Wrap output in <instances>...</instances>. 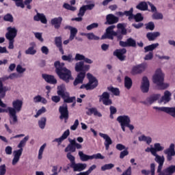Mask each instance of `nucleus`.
I'll return each instance as SVG.
<instances>
[{
    "mask_svg": "<svg viewBox=\"0 0 175 175\" xmlns=\"http://www.w3.org/2000/svg\"><path fill=\"white\" fill-rule=\"evenodd\" d=\"M114 28H116V25H111L108 27L106 29L105 33L102 36L101 39H110L111 40H113L114 36H116L118 40H121L123 38V35H126V29L124 27L123 23H118L117 25L118 29H120V31H114Z\"/></svg>",
    "mask_w": 175,
    "mask_h": 175,
    "instance_id": "obj_1",
    "label": "nucleus"
},
{
    "mask_svg": "<svg viewBox=\"0 0 175 175\" xmlns=\"http://www.w3.org/2000/svg\"><path fill=\"white\" fill-rule=\"evenodd\" d=\"M54 65L55 67V72L61 80H63L65 83H69L70 80H73L72 72L66 68L64 63L55 62Z\"/></svg>",
    "mask_w": 175,
    "mask_h": 175,
    "instance_id": "obj_2",
    "label": "nucleus"
},
{
    "mask_svg": "<svg viewBox=\"0 0 175 175\" xmlns=\"http://www.w3.org/2000/svg\"><path fill=\"white\" fill-rule=\"evenodd\" d=\"M23 109V100L16 99L12 101V107H8L7 110L10 116V118H12V121H10L11 125H14L18 120L17 119V113H20Z\"/></svg>",
    "mask_w": 175,
    "mask_h": 175,
    "instance_id": "obj_3",
    "label": "nucleus"
},
{
    "mask_svg": "<svg viewBox=\"0 0 175 175\" xmlns=\"http://www.w3.org/2000/svg\"><path fill=\"white\" fill-rule=\"evenodd\" d=\"M90 65H84V62H79L75 64V70L76 72H80L75 81L74 85H77L79 84H83V81H84V79L85 77V72L87 70H89Z\"/></svg>",
    "mask_w": 175,
    "mask_h": 175,
    "instance_id": "obj_4",
    "label": "nucleus"
},
{
    "mask_svg": "<svg viewBox=\"0 0 175 175\" xmlns=\"http://www.w3.org/2000/svg\"><path fill=\"white\" fill-rule=\"evenodd\" d=\"M29 140V136L27 135L18 144V148H20L19 150L14 151V158L12 159V165L14 166L15 165H17L18 163V161H20V157L21 155H23V147L27 144V141Z\"/></svg>",
    "mask_w": 175,
    "mask_h": 175,
    "instance_id": "obj_5",
    "label": "nucleus"
},
{
    "mask_svg": "<svg viewBox=\"0 0 175 175\" xmlns=\"http://www.w3.org/2000/svg\"><path fill=\"white\" fill-rule=\"evenodd\" d=\"M87 77L89 80V83L87 84H83L80 88L83 90L85 88V90H94V88H96L98 87V80L90 73L87 74Z\"/></svg>",
    "mask_w": 175,
    "mask_h": 175,
    "instance_id": "obj_6",
    "label": "nucleus"
},
{
    "mask_svg": "<svg viewBox=\"0 0 175 175\" xmlns=\"http://www.w3.org/2000/svg\"><path fill=\"white\" fill-rule=\"evenodd\" d=\"M159 46V43H154L144 47V53H148L145 55L144 59L145 61H151L154 58V53L152 51Z\"/></svg>",
    "mask_w": 175,
    "mask_h": 175,
    "instance_id": "obj_7",
    "label": "nucleus"
},
{
    "mask_svg": "<svg viewBox=\"0 0 175 175\" xmlns=\"http://www.w3.org/2000/svg\"><path fill=\"white\" fill-rule=\"evenodd\" d=\"M78 154L82 162H87V161H90V159H105V157H103L100 153H97L96 154H92V156H90L84 154L83 151H79Z\"/></svg>",
    "mask_w": 175,
    "mask_h": 175,
    "instance_id": "obj_8",
    "label": "nucleus"
},
{
    "mask_svg": "<svg viewBox=\"0 0 175 175\" xmlns=\"http://www.w3.org/2000/svg\"><path fill=\"white\" fill-rule=\"evenodd\" d=\"M154 110L163 111L175 120V107H153Z\"/></svg>",
    "mask_w": 175,
    "mask_h": 175,
    "instance_id": "obj_9",
    "label": "nucleus"
},
{
    "mask_svg": "<svg viewBox=\"0 0 175 175\" xmlns=\"http://www.w3.org/2000/svg\"><path fill=\"white\" fill-rule=\"evenodd\" d=\"M100 103H103L105 106H110L113 105V101L110 99V94L107 92H104L101 95L98 96Z\"/></svg>",
    "mask_w": 175,
    "mask_h": 175,
    "instance_id": "obj_10",
    "label": "nucleus"
},
{
    "mask_svg": "<svg viewBox=\"0 0 175 175\" xmlns=\"http://www.w3.org/2000/svg\"><path fill=\"white\" fill-rule=\"evenodd\" d=\"M153 83L158 85L159 83H162V81H165V74L162 72L161 68H158L156 70L154 75L152 77Z\"/></svg>",
    "mask_w": 175,
    "mask_h": 175,
    "instance_id": "obj_11",
    "label": "nucleus"
},
{
    "mask_svg": "<svg viewBox=\"0 0 175 175\" xmlns=\"http://www.w3.org/2000/svg\"><path fill=\"white\" fill-rule=\"evenodd\" d=\"M116 120L120 124L123 132H125V126L131 124V118L128 116H120L117 118Z\"/></svg>",
    "mask_w": 175,
    "mask_h": 175,
    "instance_id": "obj_12",
    "label": "nucleus"
},
{
    "mask_svg": "<svg viewBox=\"0 0 175 175\" xmlns=\"http://www.w3.org/2000/svg\"><path fill=\"white\" fill-rule=\"evenodd\" d=\"M163 154L167 155V161H172L175 156L174 144H170L169 148L163 150Z\"/></svg>",
    "mask_w": 175,
    "mask_h": 175,
    "instance_id": "obj_13",
    "label": "nucleus"
},
{
    "mask_svg": "<svg viewBox=\"0 0 175 175\" xmlns=\"http://www.w3.org/2000/svg\"><path fill=\"white\" fill-rule=\"evenodd\" d=\"M153 157H155L154 161L157 163H159V166L157 167V173H161L162 172V168L163 167V163H165V157L160 156L158 154L155 153L153 154Z\"/></svg>",
    "mask_w": 175,
    "mask_h": 175,
    "instance_id": "obj_14",
    "label": "nucleus"
},
{
    "mask_svg": "<svg viewBox=\"0 0 175 175\" xmlns=\"http://www.w3.org/2000/svg\"><path fill=\"white\" fill-rule=\"evenodd\" d=\"M59 111L60 113L59 118L60 120H68L69 118V111H68V105L64 104L59 108Z\"/></svg>",
    "mask_w": 175,
    "mask_h": 175,
    "instance_id": "obj_15",
    "label": "nucleus"
},
{
    "mask_svg": "<svg viewBox=\"0 0 175 175\" xmlns=\"http://www.w3.org/2000/svg\"><path fill=\"white\" fill-rule=\"evenodd\" d=\"M8 32L5 33V38L7 40H14L17 36L18 30L15 27H8L7 28Z\"/></svg>",
    "mask_w": 175,
    "mask_h": 175,
    "instance_id": "obj_16",
    "label": "nucleus"
},
{
    "mask_svg": "<svg viewBox=\"0 0 175 175\" xmlns=\"http://www.w3.org/2000/svg\"><path fill=\"white\" fill-rule=\"evenodd\" d=\"M9 90V88H8L6 86H3L2 85H0V107H7V105L2 101L1 99H3L5 96H6V92Z\"/></svg>",
    "mask_w": 175,
    "mask_h": 175,
    "instance_id": "obj_17",
    "label": "nucleus"
},
{
    "mask_svg": "<svg viewBox=\"0 0 175 175\" xmlns=\"http://www.w3.org/2000/svg\"><path fill=\"white\" fill-rule=\"evenodd\" d=\"M146 68H148V65L146 63H144V64L135 66L133 67V69L131 71L132 75H139L140 73H143V72L146 70Z\"/></svg>",
    "mask_w": 175,
    "mask_h": 175,
    "instance_id": "obj_18",
    "label": "nucleus"
},
{
    "mask_svg": "<svg viewBox=\"0 0 175 175\" xmlns=\"http://www.w3.org/2000/svg\"><path fill=\"white\" fill-rule=\"evenodd\" d=\"M150 90V81L147 77H144L141 83V90L144 94L148 92Z\"/></svg>",
    "mask_w": 175,
    "mask_h": 175,
    "instance_id": "obj_19",
    "label": "nucleus"
},
{
    "mask_svg": "<svg viewBox=\"0 0 175 175\" xmlns=\"http://www.w3.org/2000/svg\"><path fill=\"white\" fill-rule=\"evenodd\" d=\"M119 44L121 47H136V40L133 38H128L125 42L120 41Z\"/></svg>",
    "mask_w": 175,
    "mask_h": 175,
    "instance_id": "obj_20",
    "label": "nucleus"
},
{
    "mask_svg": "<svg viewBox=\"0 0 175 175\" xmlns=\"http://www.w3.org/2000/svg\"><path fill=\"white\" fill-rule=\"evenodd\" d=\"M99 136H100V137H103V139H104L105 140L104 144L105 146V150H109L110 146L113 144V141L111 140V138H110V137L107 134L102 133H99Z\"/></svg>",
    "mask_w": 175,
    "mask_h": 175,
    "instance_id": "obj_21",
    "label": "nucleus"
},
{
    "mask_svg": "<svg viewBox=\"0 0 175 175\" xmlns=\"http://www.w3.org/2000/svg\"><path fill=\"white\" fill-rule=\"evenodd\" d=\"M172 100V92L169 90H165L164 92V95L161 98V99L158 101L159 103H169L170 101Z\"/></svg>",
    "mask_w": 175,
    "mask_h": 175,
    "instance_id": "obj_22",
    "label": "nucleus"
},
{
    "mask_svg": "<svg viewBox=\"0 0 175 175\" xmlns=\"http://www.w3.org/2000/svg\"><path fill=\"white\" fill-rule=\"evenodd\" d=\"M125 54H126V49H117L113 52V55H116L120 61H125Z\"/></svg>",
    "mask_w": 175,
    "mask_h": 175,
    "instance_id": "obj_23",
    "label": "nucleus"
},
{
    "mask_svg": "<svg viewBox=\"0 0 175 175\" xmlns=\"http://www.w3.org/2000/svg\"><path fill=\"white\" fill-rule=\"evenodd\" d=\"M119 18L118 17L114 16V14H109L106 16V22L105 24L108 25H111L113 24H117L118 23Z\"/></svg>",
    "mask_w": 175,
    "mask_h": 175,
    "instance_id": "obj_24",
    "label": "nucleus"
},
{
    "mask_svg": "<svg viewBox=\"0 0 175 175\" xmlns=\"http://www.w3.org/2000/svg\"><path fill=\"white\" fill-rule=\"evenodd\" d=\"M70 167L73 169L75 172H83L87 168L86 163H76L70 164Z\"/></svg>",
    "mask_w": 175,
    "mask_h": 175,
    "instance_id": "obj_25",
    "label": "nucleus"
},
{
    "mask_svg": "<svg viewBox=\"0 0 175 175\" xmlns=\"http://www.w3.org/2000/svg\"><path fill=\"white\" fill-rule=\"evenodd\" d=\"M57 94L59 95V96L64 98V96H68L69 93L66 92V87L65 85L62 84L57 87Z\"/></svg>",
    "mask_w": 175,
    "mask_h": 175,
    "instance_id": "obj_26",
    "label": "nucleus"
},
{
    "mask_svg": "<svg viewBox=\"0 0 175 175\" xmlns=\"http://www.w3.org/2000/svg\"><path fill=\"white\" fill-rule=\"evenodd\" d=\"M62 23V17H57L51 19V24L54 26L55 29H59L61 28V24Z\"/></svg>",
    "mask_w": 175,
    "mask_h": 175,
    "instance_id": "obj_27",
    "label": "nucleus"
},
{
    "mask_svg": "<svg viewBox=\"0 0 175 175\" xmlns=\"http://www.w3.org/2000/svg\"><path fill=\"white\" fill-rule=\"evenodd\" d=\"M55 44L56 47L59 49V51L61 53V54L64 55V48H62V37H55Z\"/></svg>",
    "mask_w": 175,
    "mask_h": 175,
    "instance_id": "obj_28",
    "label": "nucleus"
},
{
    "mask_svg": "<svg viewBox=\"0 0 175 175\" xmlns=\"http://www.w3.org/2000/svg\"><path fill=\"white\" fill-rule=\"evenodd\" d=\"M161 98V94H154L152 95L150 97L146 98V102H144V105H152L154 102H157L158 99Z\"/></svg>",
    "mask_w": 175,
    "mask_h": 175,
    "instance_id": "obj_29",
    "label": "nucleus"
},
{
    "mask_svg": "<svg viewBox=\"0 0 175 175\" xmlns=\"http://www.w3.org/2000/svg\"><path fill=\"white\" fill-rule=\"evenodd\" d=\"M42 78L49 84H57V79L53 75L43 74Z\"/></svg>",
    "mask_w": 175,
    "mask_h": 175,
    "instance_id": "obj_30",
    "label": "nucleus"
},
{
    "mask_svg": "<svg viewBox=\"0 0 175 175\" xmlns=\"http://www.w3.org/2000/svg\"><path fill=\"white\" fill-rule=\"evenodd\" d=\"M70 144L65 148V152H76V147L75 146V139H70Z\"/></svg>",
    "mask_w": 175,
    "mask_h": 175,
    "instance_id": "obj_31",
    "label": "nucleus"
},
{
    "mask_svg": "<svg viewBox=\"0 0 175 175\" xmlns=\"http://www.w3.org/2000/svg\"><path fill=\"white\" fill-rule=\"evenodd\" d=\"M33 20L35 21H41L42 24H47V19L46 18V16L43 14L37 13V14L34 16Z\"/></svg>",
    "mask_w": 175,
    "mask_h": 175,
    "instance_id": "obj_32",
    "label": "nucleus"
},
{
    "mask_svg": "<svg viewBox=\"0 0 175 175\" xmlns=\"http://www.w3.org/2000/svg\"><path fill=\"white\" fill-rule=\"evenodd\" d=\"M159 36H161V33L159 31H156V32H150L146 34V38L148 39L150 42L152 40H155Z\"/></svg>",
    "mask_w": 175,
    "mask_h": 175,
    "instance_id": "obj_33",
    "label": "nucleus"
},
{
    "mask_svg": "<svg viewBox=\"0 0 175 175\" xmlns=\"http://www.w3.org/2000/svg\"><path fill=\"white\" fill-rule=\"evenodd\" d=\"M33 102L34 103H41L43 105H46L47 103V100L44 97H42L40 95H37L33 97Z\"/></svg>",
    "mask_w": 175,
    "mask_h": 175,
    "instance_id": "obj_34",
    "label": "nucleus"
},
{
    "mask_svg": "<svg viewBox=\"0 0 175 175\" xmlns=\"http://www.w3.org/2000/svg\"><path fill=\"white\" fill-rule=\"evenodd\" d=\"M136 9H138V10H142V12L148 10V5L146 2L142 1L136 6Z\"/></svg>",
    "mask_w": 175,
    "mask_h": 175,
    "instance_id": "obj_35",
    "label": "nucleus"
},
{
    "mask_svg": "<svg viewBox=\"0 0 175 175\" xmlns=\"http://www.w3.org/2000/svg\"><path fill=\"white\" fill-rule=\"evenodd\" d=\"M132 79H131L129 77H124V87L126 88V90H131L132 88Z\"/></svg>",
    "mask_w": 175,
    "mask_h": 175,
    "instance_id": "obj_36",
    "label": "nucleus"
},
{
    "mask_svg": "<svg viewBox=\"0 0 175 175\" xmlns=\"http://www.w3.org/2000/svg\"><path fill=\"white\" fill-rule=\"evenodd\" d=\"M62 99H64L65 103H73V102H76V97H70L69 93L67 94V96L62 97Z\"/></svg>",
    "mask_w": 175,
    "mask_h": 175,
    "instance_id": "obj_37",
    "label": "nucleus"
},
{
    "mask_svg": "<svg viewBox=\"0 0 175 175\" xmlns=\"http://www.w3.org/2000/svg\"><path fill=\"white\" fill-rule=\"evenodd\" d=\"M139 142H146L148 144H151L152 142V139L150 137H147L146 135H141L138 137Z\"/></svg>",
    "mask_w": 175,
    "mask_h": 175,
    "instance_id": "obj_38",
    "label": "nucleus"
},
{
    "mask_svg": "<svg viewBox=\"0 0 175 175\" xmlns=\"http://www.w3.org/2000/svg\"><path fill=\"white\" fill-rule=\"evenodd\" d=\"M96 169V165H92L88 171L84 172H80L79 174H77V175H90L91 173H92L93 170H95Z\"/></svg>",
    "mask_w": 175,
    "mask_h": 175,
    "instance_id": "obj_39",
    "label": "nucleus"
},
{
    "mask_svg": "<svg viewBox=\"0 0 175 175\" xmlns=\"http://www.w3.org/2000/svg\"><path fill=\"white\" fill-rule=\"evenodd\" d=\"M108 91H110L115 96H120V90L117 88L109 86L107 88Z\"/></svg>",
    "mask_w": 175,
    "mask_h": 175,
    "instance_id": "obj_40",
    "label": "nucleus"
},
{
    "mask_svg": "<svg viewBox=\"0 0 175 175\" xmlns=\"http://www.w3.org/2000/svg\"><path fill=\"white\" fill-rule=\"evenodd\" d=\"M78 30L76 27H72L70 30V40H73L75 38H76V35H77Z\"/></svg>",
    "mask_w": 175,
    "mask_h": 175,
    "instance_id": "obj_41",
    "label": "nucleus"
},
{
    "mask_svg": "<svg viewBox=\"0 0 175 175\" xmlns=\"http://www.w3.org/2000/svg\"><path fill=\"white\" fill-rule=\"evenodd\" d=\"M153 148L154 149L155 153L157 154V152L163 151V150H165V146H162L159 143H156L154 144Z\"/></svg>",
    "mask_w": 175,
    "mask_h": 175,
    "instance_id": "obj_42",
    "label": "nucleus"
},
{
    "mask_svg": "<svg viewBox=\"0 0 175 175\" xmlns=\"http://www.w3.org/2000/svg\"><path fill=\"white\" fill-rule=\"evenodd\" d=\"M163 172L168 173V174H173V173H175V165H170V167L163 170Z\"/></svg>",
    "mask_w": 175,
    "mask_h": 175,
    "instance_id": "obj_43",
    "label": "nucleus"
},
{
    "mask_svg": "<svg viewBox=\"0 0 175 175\" xmlns=\"http://www.w3.org/2000/svg\"><path fill=\"white\" fill-rule=\"evenodd\" d=\"M46 121H47V119L46 118H42L38 121V126L40 129H44V128L46 127Z\"/></svg>",
    "mask_w": 175,
    "mask_h": 175,
    "instance_id": "obj_44",
    "label": "nucleus"
},
{
    "mask_svg": "<svg viewBox=\"0 0 175 175\" xmlns=\"http://www.w3.org/2000/svg\"><path fill=\"white\" fill-rule=\"evenodd\" d=\"M62 59H63V61H67L68 62L75 61V58H73V55L72 54L62 56Z\"/></svg>",
    "mask_w": 175,
    "mask_h": 175,
    "instance_id": "obj_45",
    "label": "nucleus"
},
{
    "mask_svg": "<svg viewBox=\"0 0 175 175\" xmlns=\"http://www.w3.org/2000/svg\"><path fill=\"white\" fill-rule=\"evenodd\" d=\"M85 36L89 40H99V37L95 36L94 33H88Z\"/></svg>",
    "mask_w": 175,
    "mask_h": 175,
    "instance_id": "obj_46",
    "label": "nucleus"
},
{
    "mask_svg": "<svg viewBox=\"0 0 175 175\" xmlns=\"http://www.w3.org/2000/svg\"><path fill=\"white\" fill-rule=\"evenodd\" d=\"M25 54L27 55H35V54H36V51L33 46H30L25 51Z\"/></svg>",
    "mask_w": 175,
    "mask_h": 175,
    "instance_id": "obj_47",
    "label": "nucleus"
},
{
    "mask_svg": "<svg viewBox=\"0 0 175 175\" xmlns=\"http://www.w3.org/2000/svg\"><path fill=\"white\" fill-rule=\"evenodd\" d=\"M133 18L135 20L136 23H140V21H143L144 20V17L140 13H137L135 15H133Z\"/></svg>",
    "mask_w": 175,
    "mask_h": 175,
    "instance_id": "obj_48",
    "label": "nucleus"
},
{
    "mask_svg": "<svg viewBox=\"0 0 175 175\" xmlns=\"http://www.w3.org/2000/svg\"><path fill=\"white\" fill-rule=\"evenodd\" d=\"M114 167V164L109 163V164H105L101 167V170L103 172H106V170H110L111 169H113Z\"/></svg>",
    "mask_w": 175,
    "mask_h": 175,
    "instance_id": "obj_49",
    "label": "nucleus"
},
{
    "mask_svg": "<svg viewBox=\"0 0 175 175\" xmlns=\"http://www.w3.org/2000/svg\"><path fill=\"white\" fill-rule=\"evenodd\" d=\"M124 16H129V20L133 18V8H131L129 11L124 12Z\"/></svg>",
    "mask_w": 175,
    "mask_h": 175,
    "instance_id": "obj_50",
    "label": "nucleus"
},
{
    "mask_svg": "<svg viewBox=\"0 0 175 175\" xmlns=\"http://www.w3.org/2000/svg\"><path fill=\"white\" fill-rule=\"evenodd\" d=\"M159 86V90H166V88H169L170 85L167 83H164L163 81L161 82L157 85Z\"/></svg>",
    "mask_w": 175,
    "mask_h": 175,
    "instance_id": "obj_51",
    "label": "nucleus"
},
{
    "mask_svg": "<svg viewBox=\"0 0 175 175\" xmlns=\"http://www.w3.org/2000/svg\"><path fill=\"white\" fill-rule=\"evenodd\" d=\"M44 148H46V144H44L40 148V150L38 151V159H42V158H43L42 155H43V151H44Z\"/></svg>",
    "mask_w": 175,
    "mask_h": 175,
    "instance_id": "obj_52",
    "label": "nucleus"
},
{
    "mask_svg": "<svg viewBox=\"0 0 175 175\" xmlns=\"http://www.w3.org/2000/svg\"><path fill=\"white\" fill-rule=\"evenodd\" d=\"M4 21H8V23H13V16L10 14H7L3 16Z\"/></svg>",
    "mask_w": 175,
    "mask_h": 175,
    "instance_id": "obj_53",
    "label": "nucleus"
},
{
    "mask_svg": "<svg viewBox=\"0 0 175 175\" xmlns=\"http://www.w3.org/2000/svg\"><path fill=\"white\" fill-rule=\"evenodd\" d=\"M16 70L17 73L21 74V73H24V72H25V70H27V69L25 68H23L22 65L18 64L16 66Z\"/></svg>",
    "mask_w": 175,
    "mask_h": 175,
    "instance_id": "obj_54",
    "label": "nucleus"
},
{
    "mask_svg": "<svg viewBox=\"0 0 175 175\" xmlns=\"http://www.w3.org/2000/svg\"><path fill=\"white\" fill-rule=\"evenodd\" d=\"M85 56H84V55H81L80 53H77L75 55L74 59L75 61H83L85 59Z\"/></svg>",
    "mask_w": 175,
    "mask_h": 175,
    "instance_id": "obj_55",
    "label": "nucleus"
},
{
    "mask_svg": "<svg viewBox=\"0 0 175 175\" xmlns=\"http://www.w3.org/2000/svg\"><path fill=\"white\" fill-rule=\"evenodd\" d=\"M66 157H67L68 159L70 161L71 165H73L74 163H76L75 161V158L73 155H72V153H70V152L67 153Z\"/></svg>",
    "mask_w": 175,
    "mask_h": 175,
    "instance_id": "obj_56",
    "label": "nucleus"
},
{
    "mask_svg": "<svg viewBox=\"0 0 175 175\" xmlns=\"http://www.w3.org/2000/svg\"><path fill=\"white\" fill-rule=\"evenodd\" d=\"M152 18L154 20H162V18H163V15L161 13H154L152 15Z\"/></svg>",
    "mask_w": 175,
    "mask_h": 175,
    "instance_id": "obj_57",
    "label": "nucleus"
},
{
    "mask_svg": "<svg viewBox=\"0 0 175 175\" xmlns=\"http://www.w3.org/2000/svg\"><path fill=\"white\" fill-rule=\"evenodd\" d=\"M126 155H129V152L128 151V148L122 151L120 154V159H124Z\"/></svg>",
    "mask_w": 175,
    "mask_h": 175,
    "instance_id": "obj_58",
    "label": "nucleus"
},
{
    "mask_svg": "<svg viewBox=\"0 0 175 175\" xmlns=\"http://www.w3.org/2000/svg\"><path fill=\"white\" fill-rule=\"evenodd\" d=\"M98 27H99V24L94 23L87 26L86 29H88V31H91V29H94V28H98Z\"/></svg>",
    "mask_w": 175,
    "mask_h": 175,
    "instance_id": "obj_59",
    "label": "nucleus"
},
{
    "mask_svg": "<svg viewBox=\"0 0 175 175\" xmlns=\"http://www.w3.org/2000/svg\"><path fill=\"white\" fill-rule=\"evenodd\" d=\"M86 11L87 10H85V8L84 7V5L81 7L79 10V12L78 13V17H83V16H84V14H85Z\"/></svg>",
    "mask_w": 175,
    "mask_h": 175,
    "instance_id": "obj_60",
    "label": "nucleus"
},
{
    "mask_svg": "<svg viewBox=\"0 0 175 175\" xmlns=\"http://www.w3.org/2000/svg\"><path fill=\"white\" fill-rule=\"evenodd\" d=\"M146 29H150V31H154V28H155V25L152 22H149L146 25Z\"/></svg>",
    "mask_w": 175,
    "mask_h": 175,
    "instance_id": "obj_61",
    "label": "nucleus"
},
{
    "mask_svg": "<svg viewBox=\"0 0 175 175\" xmlns=\"http://www.w3.org/2000/svg\"><path fill=\"white\" fill-rule=\"evenodd\" d=\"M43 113H46V108L42 107L40 109H39L37 113L35 115L36 118H38L40 114H43Z\"/></svg>",
    "mask_w": 175,
    "mask_h": 175,
    "instance_id": "obj_62",
    "label": "nucleus"
},
{
    "mask_svg": "<svg viewBox=\"0 0 175 175\" xmlns=\"http://www.w3.org/2000/svg\"><path fill=\"white\" fill-rule=\"evenodd\" d=\"M42 33L39 32L34 33L35 38L38 39V40H40V42H43V38L42 37Z\"/></svg>",
    "mask_w": 175,
    "mask_h": 175,
    "instance_id": "obj_63",
    "label": "nucleus"
},
{
    "mask_svg": "<svg viewBox=\"0 0 175 175\" xmlns=\"http://www.w3.org/2000/svg\"><path fill=\"white\" fill-rule=\"evenodd\" d=\"M6 174V165L5 164L0 166V175Z\"/></svg>",
    "mask_w": 175,
    "mask_h": 175,
    "instance_id": "obj_64",
    "label": "nucleus"
}]
</instances>
